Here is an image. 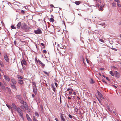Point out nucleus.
Instances as JSON below:
<instances>
[{"label": "nucleus", "instance_id": "nucleus-1", "mask_svg": "<svg viewBox=\"0 0 121 121\" xmlns=\"http://www.w3.org/2000/svg\"><path fill=\"white\" fill-rule=\"evenodd\" d=\"M17 111L19 115V116H20L22 118L23 120L24 121V118L23 116V113L22 110L19 108L18 107V108L15 111Z\"/></svg>", "mask_w": 121, "mask_h": 121}, {"label": "nucleus", "instance_id": "nucleus-2", "mask_svg": "<svg viewBox=\"0 0 121 121\" xmlns=\"http://www.w3.org/2000/svg\"><path fill=\"white\" fill-rule=\"evenodd\" d=\"M4 57L5 61L7 62H9V59L6 53H5L4 54Z\"/></svg>", "mask_w": 121, "mask_h": 121}, {"label": "nucleus", "instance_id": "nucleus-3", "mask_svg": "<svg viewBox=\"0 0 121 121\" xmlns=\"http://www.w3.org/2000/svg\"><path fill=\"white\" fill-rule=\"evenodd\" d=\"M21 27L24 29H26L27 28L28 26L25 23H23L21 26Z\"/></svg>", "mask_w": 121, "mask_h": 121}, {"label": "nucleus", "instance_id": "nucleus-4", "mask_svg": "<svg viewBox=\"0 0 121 121\" xmlns=\"http://www.w3.org/2000/svg\"><path fill=\"white\" fill-rule=\"evenodd\" d=\"M35 33L36 34H38L41 33L42 31L40 29H38L37 30L35 31Z\"/></svg>", "mask_w": 121, "mask_h": 121}, {"label": "nucleus", "instance_id": "nucleus-5", "mask_svg": "<svg viewBox=\"0 0 121 121\" xmlns=\"http://www.w3.org/2000/svg\"><path fill=\"white\" fill-rule=\"evenodd\" d=\"M21 62L22 66H23L24 65H26L27 64L26 62L25 59L22 60Z\"/></svg>", "mask_w": 121, "mask_h": 121}, {"label": "nucleus", "instance_id": "nucleus-6", "mask_svg": "<svg viewBox=\"0 0 121 121\" xmlns=\"http://www.w3.org/2000/svg\"><path fill=\"white\" fill-rule=\"evenodd\" d=\"M12 108L15 111H16L18 108L16 105L14 103H13L12 105Z\"/></svg>", "mask_w": 121, "mask_h": 121}, {"label": "nucleus", "instance_id": "nucleus-7", "mask_svg": "<svg viewBox=\"0 0 121 121\" xmlns=\"http://www.w3.org/2000/svg\"><path fill=\"white\" fill-rule=\"evenodd\" d=\"M114 74L115 75L116 77L117 78H119L120 76V74L118 73L117 71H115L114 72Z\"/></svg>", "mask_w": 121, "mask_h": 121}, {"label": "nucleus", "instance_id": "nucleus-8", "mask_svg": "<svg viewBox=\"0 0 121 121\" xmlns=\"http://www.w3.org/2000/svg\"><path fill=\"white\" fill-rule=\"evenodd\" d=\"M60 119L62 121H65V118L63 116V114H60Z\"/></svg>", "mask_w": 121, "mask_h": 121}, {"label": "nucleus", "instance_id": "nucleus-9", "mask_svg": "<svg viewBox=\"0 0 121 121\" xmlns=\"http://www.w3.org/2000/svg\"><path fill=\"white\" fill-rule=\"evenodd\" d=\"M11 80L12 84H16V83L17 82L14 78H11Z\"/></svg>", "mask_w": 121, "mask_h": 121}, {"label": "nucleus", "instance_id": "nucleus-10", "mask_svg": "<svg viewBox=\"0 0 121 121\" xmlns=\"http://www.w3.org/2000/svg\"><path fill=\"white\" fill-rule=\"evenodd\" d=\"M4 77L5 78V79L8 82H9L10 81V79L8 76L5 75H4Z\"/></svg>", "mask_w": 121, "mask_h": 121}, {"label": "nucleus", "instance_id": "nucleus-11", "mask_svg": "<svg viewBox=\"0 0 121 121\" xmlns=\"http://www.w3.org/2000/svg\"><path fill=\"white\" fill-rule=\"evenodd\" d=\"M37 90L36 87H33V92L36 95L37 93Z\"/></svg>", "mask_w": 121, "mask_h": 121}, {"label": "nucleus", "instance_id": "nucleus-12", "mask_svg": "<svg viewBox=\"0 0 121 121\" xmlns=\"http://www.w3.org/2000/svg\"><path fill=\"white\" fill-rule=\"evenodd\" d=\"M10 85L11 87L12 88L15 89H16V86L15 84L11 83Z\"/></svg>", "mask_w": 121, "mask_h": 121}, {"label": "nucleus", "instance_id": "nucleus-13", "mask_svg": "<svg viewBox=\"0 0 121 121\" xmlns=\"http://www.w3.org/2000/svg\"><path fill=\"white\" fill-rule=\"evenodd\" d=\"M21 22H19L18 24L17 25V27L18 29H19L21 25Z\"/></svg>", "mask_w": 121, "mask_h": 121}, {"label": "nucleus", "instance_id": "nucleus-14", "mask_svg": "<svg viewBox=\"0 0 121 121\" xmlns=\"http://www.w3.org/2000/svg\"><path fill=\"white\" fill-rule=\"evenodd\" d=\"M18 82L21 85H22L23 84V81L22 80H18Z\"/></svg>", "mask_w": 121, "mask_h": 121}, {"label": "nucleus", "instance_id": "nucleus-15", "mask_svg": "<svg viewBox=\"0 0 121 121\" xmlns=\"http://www.w3.org/2000/svg\"><path fill=\"white\" fill-rule=\"evenodd\" d=\"M16 96L17 99L19 100L21 99H22V96L21 95H17Z\"/></svg>", "mask_w": 121, "mask_h": 121}, {"label": "nucleus", "instance_id": "nucleus-16", "mask_svg": "<svg viewBox=\"0 0 121 121\" xmlns=\"http://www.w3.org/2000/svg\"><path fill=\"white\" fill-rule=\"evenodd\" d=\"M52 86V88L53 91H55L56 90V88L54 86V85L53 84H52L51 85Z\"/></svg>", "mask_w": 121, "mask_h": 121}, {"label": "nucleus", "instance_id": "nucleus-17", "mask_svg": "<svg viewBox=\"0 0 121 121\" xmlns=\"http://www.w3.org/2000/svg\"><path fill=\"white\" fill-rule=\"evenodd\" d=\"M6 105L8 107L9 109H11V111L12 112H13L12 108L11 106H9L7 104H6Z\"/></svg>", "mask_w": 121, "mask_h": 121}, {"label": "nucleus", "instance_id": "nucleus-18", "mask_svg": "<svg viewBox=\"0 0 121 121\" xmlns=\"http://www.w3.org/2000/svg\"><path fill=\"white\" fill-rule=\"evenodd\" d=\"M99 24L100 25H101L102 26H103L104 27H105L106 26V25L105 24V23L104 22L101 23Z\"/></svg>", "mask_w": 121, "mask_h": 121}, {"label": "nucleus", "instance_id": "nucleus-19", "mask_svg": "<svg viewBox=\"0 0 121 121\" xmlns=\"http://www.w3.org/2000/svg\"><path fill=\"white\" fill-rule=\"evenodd\" d=\"M17 77L18 79H22L23 78V77H22L19 75H17Z\"/></svg>", "mask_w": 121, "mask_h": 121}, {"label": "nucleus", "instance_id": "nucleus-20", "mask_svg": "<svg viewBox=\"0 0 121 121\" xmlns=\"http://www.w3.org/2000/svg\"><path fill=\"white\" fill-rule=\"evenodd\" d=\"M75 3L77 5H78L80 3V2L79 1H76L75 2Z\"/></svg>", "mask_w": 121, "mask_h": 121}, {"label": "nucleus", "instance_id": "nucleus-21", "mask_svg": "<svg viewBox=\"0 0 121 121\" xmlns=\"http://www.w3.org/2000/svg\"><path fill=\"white\" fill-rule=\"evenodd\" d=\"M110 74L112 76H114V73H113V72L112 71H110L109 72Z\"/></svg>", "mask_w": 121, "mask_h": 121}, {"label": "nucleus", "instance_id": "nucleus-22", "mask_svg": "<svg viewBox=\"0 0 121 121\" xmlns=\"http://www.w3.org/2000/svg\"><path fill=\"white\" fill-rule=\"evenodd\" d=\"M112 7H116V3L113 2L112 4Z\"/></svg>", "mask_w": 121, "mask_h": 121}, {"label": "nucleus", "instance_id": "nucleus-23", "mask_svg": "<svg viewBox=\"0 0 121 121\" xmlns=\"http://www.w3.org/2000/svg\"><path fill=\"white\" fill-rule=\"evenodd\" d=\"M90 82L91 84H93L95 82L92 79H91Z\"/></svg>", "mask_w": 121, "mask_h": 121}, {"label": "nucleus", "instance_id": "nucleus-24", "mask_svg": "<svg viewBox=\"0 0 121 121\" xmlns=\"http://www.w3.org/2000/svg\"><path fill=\"white\" fill-rule=\"evenodd\" d=\"M97 92L98 94V95L100 97H101L102 95L99 92V91H97Z\"/></svg>", "mask_w": 121, "mask_h": 121}, {"label": "nucleus", "instance_id": "nucleus-25", "mask_svg": "<svg viewBox=\"0 0 121 121\" xmlns=\"http://www.w3.org/2000/svg\"><path fill=\"white\" fill-rule=\"evenodd\" d=\"M41 110L42 112H43V106L42 105H41L40 106Z\"/></svg>", "mask_w": 121, "mask_h": 121}, {"label": "nucleus", "instance_id": "nucleus-26", "mask_svg": "<svg viewBox=\"0 0 121 121\" xmlns=\"http://www.w3.org/2000/svg\"><path fill=\"white\" fill-rule=\"evenodd\" d=\"M41 66L42 67H44L45 66V65L43 63L41 62L39 63Z\"/></svg>", "mask_w": 121, "mask_h": 121}, {"label": "nucleus", "instance_id": "nucleus-27", "mask_svg": "<svg viewBox=\"0 0 121 121\" xmlns=\"http://www.w3.org/2000/svg\"><path fill=\"white\" fill-rule=\"evenodd\" d=\"M33 121H37L36 119L35 118V117L34 116L33 117Z\"/></svg>", "mask_w": 121, "mask_h": 121}, {"label": "nucleus", "instance_id": "nucleus-28", "mask_svg": "<svg viewBox=\"0 0 121 121\" xmlns=\"http://www.w3.org/2000/svg\"><path fill=\"white\" fill-rule=\"evenodd\" d=\"M20 100V102L22 104L24 103V101L23 99H21Z\"/></svg>", "mask_w": 121, "mask_h": 121}, {"label": "nucleus", "instance_id": "nucleus-29", "mask_svg": "<svg viewBox=\"0 0 121 121\" xmlns=\"http://www.w3.org/2000/svg\"><path fill=\"white\" fill-rule=\"evenodd\" d=\"M1 86V88L3 89H5V86L4 85H1L0 86Z\"/></svg>", "mask_w": 121, "mask_h": 121}, {"label": "nucleus", "instance_id": "nucleus-30", "mask_svg": "<svg viewBox=\"0 0 121 121\" xmlns=\"http://www.w3.org/2000/svg\"><path fill=\"white\" fill-rule=\"evenodd\" d=\"M0 65L1 67H4V65L3 63L1 61H0Z\"/></svg>", "mask_w": 121, "mask_h": 121}, {"label": "nucleus", "instance_id": "nucleus-31", "mask_svg": "<svg viewBox=\"0 0 121 121\" xmlns=\"http://www.w3.org/2000/svg\"><path fill=\"white\" fill-rule=\"evenodd\" d=\"M69 90H70L72 91H73V90L71 88H69L67 90V91H69Z\"/></svg>", "mask_w": 121, "mask_h": 121}, {"label": "nucleus", "instance_id": "nucleus-32", "mask_svg": "<svg viewBox=\"0 0 121 121\" xmlns=\"http://www.w3.org/2000/svg\"><path fill=\"white\" fill-rule=\"evenodd\" d=\"M33 84L34 85V87H36V85L35 82H33Z\"/></svg>", "mask_w": 121, "mask_h": 121}, {"label": "nucleus", "instance_id": "nucleus-33", "mask_svg": "<svg viewBox=\"0 0 121 121\" xmlns=\"http://www.w3.org/2000/svg\"><path fill=\"white\" fill-rule=\"evenodd\" d=\"M50 20L52 22H53L54 21V20L53 18L52 17H51L50 18Z\"/></svg>", "mask_w": 121, "mask_h": 121}, {"label": "nucleus", "instance_id": "nucleus-34", "mask_svg": "<svg viewBox=\"0 0 121 121\" xmlns=\"http://www.w3.org/2000/svg\"><path fill=\"white\" fill-rule=\"evenodd\" d=\"M11 28L13 29H16V27H14V26H11Z\"/></svg>", "mask_w": 121, "mask_h": 121}, {"label": "nucleus", "instance_id": "nucleus-35", "mask_svg": "<svg viewBox=\"0 0 121 121\" xmlns=\"http://www.w3.org/2000/svg\"><path fill=\"white\" fill-rule=\"evenodd\" d=\"M36 60H37V62L39 63H40L41 61V60H37V59H36Z\"/></svg>", "mask_w": 121, "mask_h": 121}, {"label": "nucleus", "instance_id": "nucleus-36", "mask_svg": "<svg viewBox=\"0 0 121 121\" xmlns=\"http://www.w3.org/2000/svg\"><path fill=\"white\" fill-rule=\"evenodd\" d=\"M43 72L45 74L47 75L48 76H49V74L46 71H43Z\"/></svg>", "mask_w": 121, "mask_h": 121}, {"label": "nucleus", "instance_id": "nucleus-37", "mask_svg": "<svg viewBox=\"0 0 121 121\" xmlns=\"http://www.w3.org/2000/svg\"><path fill=\"white\" fill-rule=\"evenodd\" d=\"M35 115L36 116L38 117H39V114L37 112H35Z\"/></svg>", "mask_w": 121, "mask_h": 121}, {"label": "nucleus", "instance_id": "nucleus-38", "mask_svg": "<svg viewBox=\"0 0 121 121\" xmlns=\"http://www.w3.org/2000/svg\"><path fill=\"white\" fill-rule=\"evenodd\" d=\"M41 44L42 46H43V48H44L45 47V46L43 43H41Z\"/></svg>", "mask_w": 121, "mask_h": 121}, {"label": "nucleus", "instance_id": "nucleus-39", "mask_svg": "<svg viewBox=\"0 0 121 121\" xmlns=\"http://www.w3.org/2000/svg\"><path fill=\"white\" fill-rule=\"evenodd\" d=\"M26 116L27 117V119H28V118L30 117L28 114H26Z\"/></svg>", "mask_w": 121, "mask_h": 121}, {"label": "nucleus", "instance_id": "nucleus-40", "mask_svg": "<svg viewBox=\"0 0 121 121\" xmlns=\"http://www.w3.org/2000/svg\"><path fill=\"white\" fill-rule=\"evenodd\" d=\"M74 111L75 112H77L78 111V109H77V108H74Z\"/></svg>", "mask_w": 121, "mask_h": 121}, {"label": "nucleus", "instance_id": "nucleus-41", "mask_svg": "<svg viewBox=\"0 0 121 121\" xmlns=\"http://www.w3.org/2000/svg\"><path fill=\"white\" fill-rule=\"evenodd\" d=\"M68 116L70 118H72V116L70 114H69L68 115Z\"/></svg>", "mask_w": 121, "mask_h": 121}, {"label": "nucleus", "instance_id": "nucleus-42", "mask_svg": "<svg viewBox=\"0 0 121 121\" xmlns=\"http://www.w3.org/2000/svg\"><path fill=\"white\" fill-rule=\"evenodd\" d=\"M117 5L119 7H121V5L119 3H117Z\"/></svg>", "mask_w": 121, "mask_h": 121}, {"label": "nucleus", "instance_id": "nucleus-43", "mask_svg": "<svg viewBox=\"0 0 121 121\" xmlns=\"http://www.w3.org/2000/svg\"><path fill=\"white\" fill-rule=\"evenodd\" d=\"M25 109H28V106H27V105H26L25 107Z\"/></svg>", "mask_w": 121, "mask_h": 121}, {"label": "nucleus", "instance_id": "nucleus-44", "mask_svg": "<svg viewBox=\"0 0 121 121\" xmlns=\"http://www.w3.org/2000/svg\"><path fill=\"white\" fill-rule=\"evenodd\" d=\"M114 1L117 3H120L119 0H114Z\"/></svg>", "mask_w": 121, "mask_h": 121}, {"label": "nucleus", "instance_id": "nucleus-45", "mask_svg": "<svg viewBox=\"0 0 121 121\" xmlns=\"http://www.w3.org/2000/svg\"><path fill=\"white\" fill-rule=\"evenodd\" d=\"M21 12L22 13L24 14L25 13V12L23 10H22L21 11Z\"/></svg>", "mask_w": 121, "mask_h": 121}, {"label": "nucleus", "instance_id": "nucleus-46", "mask_svg": "<svg viewBox=\"0 0 121 121\" xmlns=\"http://www.w3.org/2000/svg\"><path fill=\"white\" fill-rule=\"evenodd\" d=\"M50 6L51 8L54 7V6L53 5V4H50Z\"/></svg>", "mask_w": 121, "mask_h": 121}, {"label": "nucleus", "instance_id": "nucleus-47", "mask_svg": "<svg viewBox=\"0 0 121 121\" xmlns=\"http://www.w3.org/2000/svg\"><path fill=\"white\" fill-rule=\"evenodd\" d=\"M27 120L29 121H32V120L30 117L28 119H27Z\"/></svg>", "mask_w": 121, "mask_h": 121}, {"label": "nucleus", "instance_id": "nucleus-48", "mask_svg": "<svg viewBox=\"0 0 121 121\" xmlns=\"http://www.w3.org/2000/svg\"><path fill=\"white\" fill-rule=\"evenodd\" d=\"M43 53H46L47 52V51L45 50H43Z\"/></svg>", "mask_w": 121, "mask_h": 121}, {"label": "nucleus", "instance_id": "nucleus-49", "mask_svg": "<svg viewBox=\"0 0 121 121\" xmlns=\"http://www.w3.org/2000/svg\"><path fill=\"white\" fill-rule=\"evenodd\" d=\"M55 84L56 87H57L58 86V84H57V83L56 82H55Z\"/></svg>", "mask_w": 121, "mask_h": 121}, {"label": "nucleus", "instance_id": "nucleus-50", "mask_svg": "<svg viewBox=\"0 0 121 121\" xmlns=\"http://www.w3.org/2000/svg\"><path fill=\"white\" fill-rule=\"evenodd\" d=\"M72 91H69V93L70 95L72 93Z\"/></svg>", "mask_w": 121, "mask_h": 121}, {"label": "nucleus", "instance_id": "nucleus-51", "mask_svg": "<svg viewBox=\"0 0 121 121\" xmlns=\"http://www.w3.org/2000/svg\"><path fill=\"white\" fill-rule=\"evenodd\" d=\"M22 66V69H26V67H25V66Z\"/></svg>", "mask_w": 121, "mask_h": 121}, {"label": "nucleus", "instance_id": "nucleus-52", "mask_svg": "<svg viewBox=\"0 0 121 121\" xmlns=\"http://www.w3.org/2000/svg\"><path fill=\"white\" fill-rule=\"evenodd\" d=\"M106 78L107 80H108V81H109V78H108L107 77H106Z\"/></svg>", "mask_w": 121, "mask_h": 121}, {"label": "nucleus", "instance_id": "nucleus-53", "mask_svg": "<svg viewBox=\"0 0 121 121\" xmlns=\"http://www.w3.org/2000/svg\"><path fill=\"white\" fill-rule=\"evenodd\" d=\"M99 40L102 42H103V40L102 39H99Z\"/></svg>", "mask_w": 121, "mask_h": 121}, {"label": "nucleus", "instance_id": "nucleus-54", "mask_svg": "<svg viewBox=\"0 0 121 121\" xmlns=\"http://www.w3.org/2000/svg\"><path fill=\"white\" fill-rule=\"evenodd\" d=\"M101 97L103 99H104V98L103 96V95H101V97Z\"/></svg>", "mask_w": 121, "mask_h": 121}, {"label": "nucleus", "instance_id": "nucleus-55", "mask_svg": "<svg viewBox=\"0 0 121 121\" xmlns=\"http://www.w3.org/2000/svg\"><path fill=\"white\" fill-rule=\"evenodd\" d=\"M20 72H21V73H22V72H23V71H22V69H20Z\"/></svg>", "mask_w": 121, "mask_h": 121}, {"label": "nucleus", "instance_id": "nucleus-56", "mask_svg": "<svg viewBox=\"0 0 121 121\" xmlns=\"http://www.w3.org/2000/svg\"><path fill=\"white\" fill-rule=\"evenodd\" d=\"M32 96L33 97H35V95H34V94H32Z\"/></svg>", "mask_w": 121, "mask_h": 121}, {"label": "nucleus", "instance_id": "nucleus-57", "mask_svg": "<svg viewBox=\"0 0 121 121\" xmlns=\"http://www.w3.org/2000/svg\"><path fill=\"white\" fill-rule=\"evenodd\" d=\"M86 60L87 62H88V63H89L88 60L87 59V58H86Z\"/></svg>", "mask_w": 121, "mask_h": 121}, {"label": "nucleus", "instance_id": "nucleus-58", "mask_svg": "<svg viewBox=\"0 0 121 121\" xmlns=\"http://www.w3.org/2000/svg\"><path fill=\"white\" fill-rule=\"evenodd\" d=\"M102 81H103V82H104L105 83H107V82L104 80H103Z\"/></svg>", "mask_w": 121, "mask_h": 121}, {"label": "nucleus", "instance_id": "nucleus-59", "mask_svg": "<svg viewBox=\"0 0 121 121\" xmlns=\"http://www.w3.org/2000/svg\"><path fill=\"white\" fill-rule=\"evenodd\" d=\"M100 69H101V70H103L104 69V68H101Z\"/></svg>", "mask_w": 121, "mask_h": 121}, {"label": "nucleus", "instance_id": "nucleus-60", "mask_svg": "<svg viewBox=\"0 0 121 121\" xmlns=\"http://www.w3.org/2000/svg\"><path fill=\"white\" fill-rule=\"evenodd\" d=\"M68 99H71V98L70 97H68Z\"/></svg>", "mask_w": 121, "mask_h": 121}, {"label": "nucleus", "instance_id": "nucleus-61", "mask_svg": "<svg viewBox=\"0 0 121 121\" xmlns=\"http://www.w3.org/2000/svg\"><path fill=\"white\" fill-rule=\"evenodd\" d=\"M84 58H83V63L84 64Z\"/></svg>", "mask_w": 121, "mask_h": 121}, {"label": "nucleus", "instance_id": "nucleus-62", "mask_svg": "<svg viewBox=\"0 0 121 121\" xmlns=\"http://www.w3.org/2000/svg\"><path fill=\"white\" fill-rule=\"evenodd\" d=\"M73 94L74 95H76V93L75 92H74L73 93Z\"/></svg>", "mask_w": 121, "mask_h": 121}, {"label": "nucleus", "instance_id": "nucleus-63", "mask_svg": "<svg viewBox=\"0 0 121 121\" xmlns=\"http://www.w3.org/2000/svg\"><path fill=\"white\" fill-rule=\"evenodd\" d=\"M113 68H114V69H116V68L115 67H114V66H113Z\"/></svg>", "mask_w": 121, "mask_h": 121}, {"label": "nucleus", "instance_id": "nucleus-64", "mask_svg": "<svg viewBox=\"0 0 121 121\" xmlns=\"http://www.w3.org/2000/svg\"><path fill=\"white\" fill-rule=\"evenodd\" d=\"M119 25H121V22H120V23H119Z\"/></svg>", "mask_w": 121, "mask_h": 121}]
</instances>
